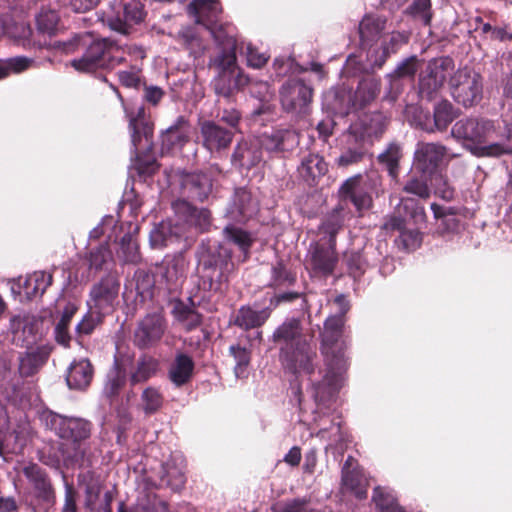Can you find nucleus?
<instances>
[{
    "mask_svg": "<svg viewBox=\"0 0 512 512\" xmlns=\"http://www.w3.org/2000/svg\"><path fill=\"white\" fill-rule=\"evenodd\" d=\"M203 146L211 153H220L232 143L234 132L214 121H204L200 127Z\"/></svg>",
    "mask_w": 512,
    "mask_h": 512,
    "instance_id": "bb28decb",
    "label": "nucleus"
},
{
    "mask_svg": "<svg viewBox=\"0 0 512 512\" xmlns=\"http://www.w3.org/2000/svg\"><path fill=\"white\" fill-rule=\"evenodd\" d=\"M161 482L173 491L182 489L186 482L182 460L173 458L162 465Z\"/></svg>",
    "mask_w": 512,
    "mask_h": 512,
    "instance_id": "37998d69",
    "label": "nucleus"
},
{
    "mask_svg": "<svg viewBox=\"0 0 512 512\" xmlns=\"http://www.w3.org/2000/svg\"><path fill=\"white\" fill-rule=\"evenodd\" d=\"M53 276L46 271H34L25 278L19 277L14 280L12 291L21 294L24 293L28 300L41 297L46 289L52 284Z\"/></svg>",
    "mask_w": 512,
    "mask_h": 512,
    "instance_id": "cd10ccee",
    "label": "nucleus"
},
{
    "mask_svg": "<svg viewBox=\"0 0 512 512\" xmlns=\"http://www.w3.org/2000/svg\"><path fill=\"white\" fill-rule=\"evenodd\" d=\"M380 92V81L373 76L361 79L355 91H352L354 110H359L376 99Z\"/></svg>",
    "mask_w": 512,
    "mask_h": 512,
    "instance_id": "58836bf2",
    "label": "nucleus"
},
{
    "mask_svg": "<svg viewBox=\"0 0 512 512\" xmlns=\"http://www.w3.org/2000/svg\"><path fill=\"white\" fill-rule=\"evenodd\" d=\"M35 496L43 501H51L54 495L52 484L44 468L36 463H29L22 469Z\"/></svg>",
    "mask_w": 512,
    "mask_h": 512,
    "instance_id": "c85d7f7f",
    "label": "nucleus"
},
{
    "mask_svg": "<svg viewBox=\"0 0 512 512\" xmlns=\"http://www.w3.org/2000/svg\"><path fill=\"white\" fill-rule=\"evenodd\" d=\"M203 284L208 283V289L223 292L229 275L234 269L231 250L223 244L208 248L199 259Z\"/></svg>",
    "mask_w": 512,
    "mask_h": 512,
    "instance_id": "0eeeda50",
    "label": "nucleus"
},
{
    "mask_svg": "<svg viewBox=\"0 0 512 512\" xmlns=\"http://www.w3.org/2000/svg\"><path fill=\"white\" fill-rule=\"evenodd\" d=\"M172 208L180 223L185 225V235H187L189 227L194 226L196 229L204 231L210 225V212L206 208L197 209L185 199L174 201Z\"/></svg>",
    "mask_w": 512,
    "mask_h": 512,
    "instance_id": "a878e982",
    "label": "nucleus"
},
{
    "mask_svg": "<svg viewBox=\"0 0 512 512\" xmlns=\"http://www.w3.org/2000/svg\"><path fill=\"white\" fill-rule=\"evenodd\" d=\"M186 279V263L181 255L165 258L158 271V284L169 294H177Z\"/></svg>",
    "mask_w": 512,
    "mask_h": 512,
    "instance_id": "6ab92c4d",
    "label": "nucleus"
},
{
    "mask_svg": "<svg viewBox=\"0 0 512 512\" xmlns=\"http://www.w3.org/2000/svg\"><path fill=\"white\" fill-rule=\"evenodd\" d=\"M56 48L66 54L82 51L81 56L71 60V66L81 73H97L109 71L125 60L117 48V43L110 38L91 40L89 35H75L67 41L54 44Z\"/></svg>",
    "mask_w": 512,
    "mask_h": 512,
    "instance_id": "7ed1b4c3",
    "label": "nucleus"
},
{
    "mask_svg": "<svg viewBox=\"0 0 512 512\" xmlns=\"http://www.w3.org/2000/svg\"><path fill=\"white\" fill-rule=\"evenodd\" d=\"M190 127L183 116H179L161 135L162 153L180 150L188 141Z\"/></svg>",
    "mask_w": 512,
    "mask_h": 512,
    "instance_id": "2f4dec72",
    "label": "nucleus"
},
{
    "mask_svg": "<svg viewBox=\"0 0 512 512\" xmlns=\"http://www.w3.org/2000/svg\"><path fill=\"white\" fill-rule=\"evenodd\" d=\"M10 329L17 345L29 347L36 341L37 322L30 316L13 317Z\"/></svg>",
    "mask_w": 512,
    "mask_h": 512,
    "instance_id": "e433bc0d",
    "label": "nucleus"
},
{
    "mask_svg": "<svg viewBox=\"0 0 512 512\" xmlns=\"http://www.w3.org/2000/svg\"><path fill=\"white\" fill-rule=\"evenodd\" d=\"M41 421L59 438L72 444V451H63V458L70 464L84 461L86 456L85 441L91 435L92 424L81 417L65 416L53 411H44Z\"/></svg>",
    "mask_w": 512,
    "mask_h": 512,
    "instance_id": "39448f33",
    "label": "nucleus"
},
{
    "mask_svg": "<svg viewBox=\"0 0 512 512\" xmlns=\"http://www.w3.org/2000/svg\"><path fill=\"white\" fill-rule=\"evenodd\" d=\"M259 211V200L246 188L236 189L225 216L233 222L244 223Z\"/></svg>",
    "mask_w": 512,
    "mask_h": 512,
    "instance_id": "412c9836",
    "label": "nucleus"
},
{
    "mask_svg": "<svg viewBox=\"0 0 512 512\" xmlns=\"http://www.w3.org/2000/svg\"><path fill=\"white\" fill-rule=\"evenodd\" d=\"M456 155L446 146L435 142H419L416 145L413 165L423 176L438 175Z\"/></svg>",
    "mask_w": 512,
    "mask_h": 512,
    "instance_id": "9b49d317",
    "label": "nucleus"
},
{
    "mask_svg": "<svg viewBox=\"0 0 512 512\" xmlns=\"http://www.w3.org/2000/svg\"><path fill=\"white\" fill-rule=\"evenodd\" d=\"M485 118H466L457 121L451 135L463 141L464 147L476 157H500L512 154V123Z\"/></svg>",
    "mask_w": 512,
    "mask_h": 512,
    "instance_id": "f03ea898",
    "label": "nucleus"
},
{
    "mask_svg": "<svg viewBox=\"0 0 512 512\" xmlns=\"http://www.w3.org/2000/svg\"><path fill=\"white\" fill-rule=\"evenodd\" d=\"M389 123L388 117L382 112L363 114L348 129L354 139H359L369 147L385 132Z\"/></svg>",
    "mask_w": 512,
    "mask_h": 512,
    "instance_id": "dca6fc26",
    "label": "nucleus"
},
{
    "mask_svg": "<svg viewBox=\"0 0 512 512\" xmlns=\"http://www.w3.org/2000/svg\"><path fill=\"white\" fill-rule=\"evenodd\" d=\"M327 171V164L323 157L315 153H309L301 160L298 172L305 181H314L324 175Z\"/></svg>",
    "mask_w": 512,
    "mask_h": 512,
    "instance_id": "49530a36",
    "label": "nucleus"
},
{
    "mask_svg": "<svg viewBox=\"0 0 512 512\" xmlns=\"http://www.w3.org/2000/svg\"><path fill=\"white\" fill-rule=\"evenodd\" d=\"M372 501L378 512H406L398 504L394 491L386 487H376L373 491Z\"/></svg>",
    "mask_w": 512,
    "mask_h": 512,
    "instance_id": "09e8293b",
    "label": "nucleus"
},
{
    "mask_svg": "<svg viewBox=\"0 0 512 512\" xmlns=\"http://www.w3.org/2000/svg\"><path fill=\"white\" fill-rule=\"evenodd\" d=\"M117 256L123 263L135 264L140 260L139 246L132 234L127 233L121 238Z\"/></svg>",
    "mask_w": 512,
    "mask_h": 512,
    "instance_id": "5fc2aeb1",
    "label": "nucleus"
},
{
    "mask_svg": "<svg viewBox=\"0 0 512 512\" xmlns=\"http://www.w3.org/2000/svg\"><path fill=\"white\" fill-rule=\"evenodd\" d=\"M188 12L197 24L204 25L210 31L220 48L217 56H236L238 43L233 25L217 23L218 15L221 13L218 0H192L188 5Z\"/></svg>",
    "mask_w": 512,
    "mask_h": 512,
    "instance_id": "423d86ee",
    "label": "nucleus"
},
{
    "mask_svg": "<svg viewBox=\"0 0 512 512\" xmlns=\"http://www.w3.org/2000/svg\"><path fill=\"white\" fill-rule=\"evenodd\" d=\"M366 157H371L369 146L359 139H354V135L348 132L345 146L340 155L335 159V163L340 168H347L363 162Z\"/></svg>",
    "mask_w": 512,
    "mask_h": 512,
    "instance_id": "473e14b6",
    "label": "nucleus"
},
{
    "mask_svg": "<svg viewBox=\"0 0 512 512\" xmlns=\"http://www.w3.org/2000/svg\"><path fill=\"white\" fill-rule=\"evenodd\" d=\"M194 362L190 356L184 353H178L169 369V379L180 387L186 384L193 373Z\"/></svg>",
    "mask_w": 512,
    "mask_h": 512,
    "instance_id": "79ce46f5",
    "label": "nucleus"
},
{
    "mask_svg": "<svg viewBox=\"0 0 512 512\" xmlns=\"http://www.w3.org/2000/svg\"><path fill=\"white\" fill-rule=\"evenodd\" d=\"M105 315H98L92 312L89 308L87 313L83 316L82 320L76 325L75 331L78 337L89 335L93 332L95 327L102 321Z\"/></svg>",
    "mask_w": 512,
    "mask_h": 512,
    "instance_id": "774afa93",
    "label": "nucleus"
},
{
    "mask_svg": "<svg viewBox=\"0 0 512 512\" xmlns=\"http://www.w3.org/2000/svg\"><path fill=\"white\" fill-rule=\"evenodd\" d=\"M171 313L176 322L188 332L199 327L202 322V315L197 311L191 298L187 301L176 299Z\"/></svg>",
    "mask_w": 512,
    "mask_h": 512,
    "instance_id": "f704fd0d",
    "label": "nucleus"
},
{
    "mask_svg": "<svg viewBox=\"0 0 512 512\" xmlns=\"http://www.w3.org/2000/svg\"><path fill=\"white\" fill-rule=\"evenodd\" d=\"M212 179L207 173H183L180 176V188L183 199L203 202L212 192Z\"/></svg>",
    "mask_w": 512,
    "mask_h": 512,
    "instance_id": "393cba45",
    "label": "nucleus"
},
{
    "mask_svg": "<svg viewBox=\"0 0 512 512\" xmlns=\"http://www.w3.org/2000/svg\"><path fill=\"white\" fill-rule=\"evenodd\" d=\"M211 65L217 69L212 85L219 97L231 100L250 82L248 75L238 66L236 56H216L211 60Z\"/></svg>",
    "mask_w": 512,
    "mask_h": 512,
    "instance_id": "6e6552de",
    "label": "nucleus"
},
{
    "mask_svg": "<svg viewBox=\"0 0 512 512\" xmlns=\"http://www.w3.org/2000/svg\"><path fill=\"white\" fill-rule=\"evenodd\" d=\"M142 408L146 414L155 413L162 405L163 397L154 387H147L141 395Z\"/></svg>",
    "mask_w": 512,
    "mask_h": 512,
    "instance_id": "69168bd1",
    "label": "nucleus"
},
{
    "mask_svg": "<svg viewBox=\"0 0 512 512\" xmlns=\"http://www.w3.org/2000/svg\"><path fill=\"white\" fill-rule=\"evenodd\" d=\"M409 40V35L406 32H393L388 42H384L381 51L368 54L371 63L374 66L381 67L387 58L398 51V49L406 44Z\"/></svg>",
    "mask_w": 512,
    "mask_h": 512,
    "instance_id": "c03bdc74",
    "label": "nucleus"
},
{
    "mask_svg": "<svg viewBox=\"0 0 512 512\" xmlns=\"http://www.w3.org/2000/svg\"><path fill=\"white\" fill-rule=\"evenodd\" d=\"M283 109L297 115L306 114L312 101L313 90L300 79H289L280 88Z\"/></svg>",
    "mask_w": 512,
    "mask_h": 512,
    "instance_id": "2eb2a0df",
    "label": "nucleus"
},
{
    "mask_svg": "<svg viewBox=\"0 0 512 512\" xmlns=\"http://www.w3.org/2000/svg\"><path fill=\"white\" fill-rule=\"evenodd\" d=\"M344 317L332 315L324 323L322 332L323 354L326 369L321 381L313 384L312 395L317 405L316 414H326L328 403L332 402L343 387L348 368L342 344L339 343Z\"/></svg>",
    "mask_w": 512,
    "mask_h": 512,
    "instance_id": "f257e3e1",
    "label": "nucleus"
},
{
    "mask_svg": "<svg viewBox=\"0 0 512 512\" xmlns=\"http://www.w3.org/2000/svg\"><path fill=\"white\" fill-rule=\"evenodd\" d=\"M167 330V322L161 313L147 314L134 333V343L139 348H149L157 344Z\"/></svg>",
    "mask_w": 512,
    "mask_h": 512,
    "instance_id": "a211bd4d",
    "label": "nucleus"
},
{
    "mask_svg": "<svg viewBox=\"0 0 512 512\" xmlns=\"http://www.w3.org/2000/svg\"><path fill=\"white\" fill-rule=\"evenodd\" d=\"M323 107L329 112L341 116L355 111L352 90L345 85L331 88L323 95Z\"/></svg>",
    "mask_w": 512,
    "mask_h": 512,
    "instance_id": "c756f323",
    "label": "nucleus"
},
{
    "mask_svg": "<svg viewBox=\"0 0 512 512\" xmlns=\"http://www.w3.org/2000/svg\"><path fill=\"white\" fill-rule=\"evenodd\" d=\"M224 234L226 239L237 245L239 249L244 253V258L247 257L249 249L253 243L251 234L241 228H238L232 224H228L224 228Z\"/></svg>",
    "mask_w": 512,
    "mask_h": 512,
    "instance_id": "4d7b16f0",
    "label": "nucleus"
},
{
    "mask_svg": "<svg viewBox=\"0 0 512 512\" xmlns=\"http://www.w3.org/2000/svg\"><path fill=\"white\" fill-rule=\"evenodd\" d=\"M262 161V151L254 142L238 143L232 154V163L243 169H251Z\"/></svg>",
    "mask_w": 512,
    "mask_h": 512,
    "instance_id": "4c0bfd02",
    "label": "nucleus"
},
{
    "mask_svg": "<svg viewBox=\"0 0 512 512\" xmlns=\"http://www.w3.org/2000/svg\"><path fill=\"white\" fill-rule=\"evenodd\" d=\"M402 157V148L400 144L391 142L386 149L378 155V161L384 165L389 176L396 180L399 174V161Z\"/></svg>",
    "mask_w": 512,
    "mask_h": 512,
    "instance_id": "8fccbe9b",
    "label": "nucleus"
},
{
    "mask_svg": "<svg viewBox=\"0 0 512 512\" xmlns=\"http://www.w3.org/2000/svg\"><path fill=\"white\" fill-rule=\"evenodd\" d=\"M118 512H125L124 503L119 504ZM130 512H169L167 504L151 493H141Z\"/></svg>",
    "mask_w": 512,
    "mask_h": 512,
    "instance_id": "3c124183",
    "label": "nucleus"
},
{
    "mask_svg": "<svg viewBox=\"0 0 512 512\" xmlns=\"http://www.w3.org/2000/svg\"><path fill=\"white\" fill-rule=\"evenodd\" d=\"M158 363L151 357H143L137 362L135 372L131 374L130 382L132 385L142 383L151 378L157 371Z\"/></svg>",
    "mask_w": 512,
    "mask_h": 512,
    "instance_id": "052dcab7",
    "label": "nucleus"
},
{
    "mask_svg": "<svg viewBox=\"0 0 512 512\" xmlns=\"http://www.w3.org/2000/svg\"><path fill=\"white\" fill-rule=\"evenodd\" d=\"M455 117L453 105L447 100H442L435 105L433 116L420 110L417 115V125L426 132L443 131Z\"/></svg>",
    "mask_w": 512,
    "mask_h": 512,
    "instance_id": "b1692460",
    "label": "nucleus"
},
{
    "mask_svg": "<svg viewBox=\"0 0 512 512\" xmlns=\"http://www.w3.org/2000/svg\"><path fill=\"white\" fill-rule=\"evenodd\" d=\"M405 13L424 25H429L432 18L431 0H414Z\"/></svg>",
    "mask_w": 512,
    "mask_h": 512,
    "instance_id": "0e129e2a",
    "label": "nucleus"
},
{
    "mask_svg": "<svg viewBox=\"0 0 512 512\" xmlns=\"http://www.w3.org/2000/svg\"><path fill=\"white\" fill-rule=\"evenodd\" d=\"M126 383V372L115 361L113 366L107 372L106 380L103 387V396L114 404Z\"/></svg>",
    "mask_w": 512,
    "mask_h": 512,
    "instance_id": "ea45409f",
    "label": "nucleus"
},
{
    "mask_svg": "<svg viewBox=\"0 0 512 512\" xmlns=\"http://www.w3.org/2000/svg\"><path fill=\"white\" fill-rule=\"evenodd\" d=\"M454 70L455 64L450 57H440L429 61L426 70L420 76V96L428 101L433 100Z\"/></svg>",
    "mask_w": 512,
    "mask_h": 512,
    "instance_id": "ddd939ff",
    "label": "nucleus"
},
{
    "mask_svg": "<svg viewBox=\"0 0 512 512\" xmlns=\"http://www.w3.org/2000/svg\"><path fill=\"white\" fill-rule=\"evenodd\" d=\"M273 69L278 77H284L289 74H297L304 69L299 66L291 57L280 56L274 59Z\"/></svg>",
    "mask_w": 512,
    "mask_h": 512,
    "instance_id": "338daca9",
    "label": "nucleus"
},
{
    "mask_svg": "<svg viewBox=\"0 0 512 512\" xmlns=\"http://www.w3.org/2000/svg\"><path fill=\"white\" fill-rule=\"evenodd\" d=\"M343 208L337 207L330 214H328L321 225L319 226V233L322 242L336 244V235L343 226Z\"/></svg>",
    "mask_w": 512,
    "mask_h": 512,
    "instance_id": "de8ad7c7",
    "label": "nucleus"
},
{
    "mask_svg": "<svg viewBox=\"0 0 512 512\" xmlns=\"http://www.w3.org/2000/svg\"><path fill=\"white\" fill-rule=\"evenodd\" d=\"M135 290L141 301L151 297L152 289L155 285V279L153 275L146 272L145 270H137L134 274Z\"/></svg>",
    "mask_w": 512,
    "mask_h": 512,
    "instance_id": "e2e57ef3",
    "label": "nucleus"
},
{
    "mask_svg": "<svg viewBox=\"0 0 512 512\" xmlns=\"http://www.w3.org/2000/svg\"><path fill=\"white\" fill-rule=\"evenodd\" d=\"M386 20L379 16H365L359 23V34L363 45L376 39L385 29Z\"/></svg>",
    "mask_w": 512,
    "mask_h": 512,
    "instance_id": "603ef678",
    "label": "nucleus"
},
{
    "mask_svg": "<svg viewBox=\"0 0 512 512\" xmlns=\"http://www.w3.org/2000/svg\"><path fill=\"white\" fill-rule=\"evenodd\" d=\"M94 375L93 367L87 358L74 360L68 367L66 383L70 389L85 390Z\"/></svg>",
    "mask_w": 512,
    "mask_h": 512,
    "instance_id": "72a5a7b5",
    "label": "nucleus"
},
{
    "mask_svg": "<svg viewBox=\"0 0 512 512\" xmlns=\"http://www.w3.org/2000/svg\"><path fill=\"white\" fill-rule=\"evenodd\" d=\"M433 181L432 176L412 175L405 183L403 190L408 194H413L419 198L426 199L430 196L428 181Z\"/></svg>",
    "mask_w": 512,
    "mask_h": 512,
    "instance_id": "680f3d73",
    "label": "nucleus"
},
{
    "mask_svg": "<svg viewBox=\"0 0 512 512\" xmlns=\"http://www.w3.org/2000/svg\"><path fill=\"white\" fill-rule=\"evenodd\" d=\"M352 461L353 458L348 457L342 468V490L363 499L367 495L366 479L360 469L351 468Z\"/></svg>",
    "mask_w": 512,
    "mask_h": 512,
    "instance_id": "c9c22d12",
    "label": "nucleus"
},
{
    "mask_svg": "<svg viewBox=\"0 0 512 512\" xmlns=\"http://www.w3.org/2000/svg\"><path fill=\"white\" fill-rule=\"evenodd\" d=\"M186 238L185 225L176 216L155 225L149 234L150 245L155 249L171 246Z\"/></svg>",
    "mask_w": 512,
    "mask_h": 512,
    "instance_id": "5701e85b",
    "label": "nucleus"
},
{
    "mask_svg": "<svg viewBox=\"0 0 512 512\" xmlns=\"http://www.w3.org/2000/svg\"><path fill=\"white\" fill-rule=\"evenodd\" d=\"M39 32L51 35L56 31L59 16L55 8L41 6L40 12L35 15Z\"/></svg>",
    "mask_w": 512,
    "mask_h": 512,
    "instance_id": "13d9d810",
    "label": "nucleus"
},
{
    "mask_svg": "<svg viewBox=\"0 0 512 512\" xmlns=\"http://www.w3.org/2000/svg\"><path fill=\"white\" fill-rule=\"evenodd\" d=\"M129 129L133 154L139 159L143 152L152 149L153 127L146 119L143 107L137 109L136 116H130Z\"/></svg>",
    "mask_w": 512,
    "mask_h": 512,
    "instance_id": "aec40b11",
    "label": "nucleus"
},
{
    "mask_svg": "<svg viewBox=\"0 0 512 512\" xmlns=\"http://www.w3.org/2000/svg\"><path fill=\"white\" fill-rule=\"evenodd\" d=\"M449 83L453 99L464 107H471L482 98L481 77L468 67L458 69Z\"/></svg>",
    "mask_w": 512,
    "mask_h": 512,
    "instance_id": "f8f14e48",
    "label": "nucleus"
},
{
    "mask_svg": "<svg viewBox=\"0 0 512 512\" xmlns=\"http://www.w3.org/2000/svg\"><path fill=\"white\" fill-rule=\"evenodd\" d=\"M296 281V277L289 271L282 262H277L271 267V277L269 287L273 289H284L292 286Z\"/></svg>",
    "mask_w": 512,
    "mask_h": 512,
    "instance_id": "6e6d98bb",
    "label": "nucleus"
},
{
    "mask_svg": "<svg viewBox=\"0 0 512 512\" xmlns=\"http://www.w3.org/2000/svg\"><path fill=\"white\" fill-rule=\"evenodd\" d=\"M337 263L338 255L333 243L322 242V239H319L310 244L305 266L311 277L327 278L333 274Z\"/></svg>",
    "mask_w": 512,
    "mask_h": 512,
    "instance_id": "4468645a",
    "label": "nucleus"
},
{
    "mask_svg": "<svg viewBox=\"0 0 512 512\" xmlns=\"http://www.w3.org/2000/svg\"><path fill=\"white\" fill-rule=\"evenodd\" d=\"M257 145L272 156L292 151L299 144V135L292 129H271L256 138Z\"/></svg>",
    "mask_w": 512,
    "mask_h": 512,
    "instance_id": "f3484780",
    "label": "nucleus"
},
{
    "mask_svg": "<svg viewBox=\"0 0 512 512\" xmlns=\"http://www.w3.org/2000/svg\"><path fill=\"white\" fill-rule=\"evenodd\" d=\"M177 42L181 44L194 59L200 58L206 50V45L198 35L196 28L192 26L183 27L179 30L177 33Z\"/></svg>",
    "mask_w": 512,
    "mask_h": 512,
    "instance_id": "a18cd8bd",
    "label": "nucleus"
},
{
    "mask_svg": "<svg viewBox=\"0 0 512 512\" xmlns=\"http://www.w3.org/2000/svg\"><path fill=\"white\" fill-rule=\"evenodd\" d=\"M89 268L95 271L109 270L114 265L112 251L107 243L92 249L88 255Z\"/></svg>",
    "mask_w": 512,
    "mask_h": 512,
    "instance_id": "864d4df0",
    "label": "nucleus"
},
{
    "mask_svg": "<svg viewBox=\"0 0 512 512\" xmlns=\"http://www.w3.org/2000/svg\"><path fill=\"white\" fill-rule=\"evenodd\" d=\"M370 249H372L370 247ZM369 248H366L363 255L360 251H348L344 255V259L349 270L350 275L353 278L360 277L368 266L367 255L369 254Z\"/></svg>",
    "mask_w": 512,
    "mask_h": 512,
    "instance_id": "bf43d9fd",
    "label": "nucleus"
},
{
    "mask_svg": "<svg viewBox=\"0 0 512 512\" xmlns=\"http://www.w3.org/2000/svg\"><path fill=\"white\" fill-rule=\"evenodd\" d=\"M369 188V183L364 181L361 175H355L341 185L339 193L343 202L352 203L355 209L361 212L372 205Z\"/></svg>",
    "mask_w": 512,
    "mask_h": 512,
    "instance_id": "4be33fe9",
    "label": "nucleus"
},
{
    "mask_svg": "<svg viewBox=\"0 0 512 512\" xmlns=\"http://www.w3.org/2000/svg\"><path fill=\"white\" fill-rule=\"evenodd\" d=\"M121 281L117 272H108L92 284L87 307L98 315H109L119 304Z\"/></svg>",
    "mask_w": 512,
    "mask_h": 512,
    "instance_id": "1a4fd4ad",
    "label": "nucleus"
},
{
    "mask_svg": "<svg viewBox=\"0 0 512 512\" xmlns=\"http://www.w3.org/2000/svg\"><path fill=\"white\" fill-rule=\"evenodd\" d=\"M270 314V307L255 310L249 306H242L237 312L235 324L245 330L257 328L267 321Z\"/></svg>",
    "mask_w": 512,
    "mask_h": 512,
    "instance_id": "a19ab883",
    "label": "nucleus"
},
{
    "mask_svg": "<svg viewBox=\"0 0 512 512\" xmlns=\"http://www.w3.org/2000/svg\"><path fill=\"white\" fill-rule=\"evenodd\" d=\"M143 20V6L134 0L124 4L114 2L102 17L104 25L111 31L124 36L132 34Z\"/></svg>",
    "mask_w": 512,
    "mask_h": 512,
    "instance_id": "9d476101",
    "label": "nucleus"
},
{
    "mask_svg": "<svg viewBox=\"0 0 512 512\" xmlns=\"http://www.w3.org/2000/svg\"><path fill=\"white\" fill-rule=\"evenodd\" d=\"M51 344H41L28 347L27 351L19 357V373L28 377L36 374L47 362L51 352Z\"/></svg>",
    "mask_w": 512,
    "mask_h": 512,
    "instance_id": "7c9ffc66",
    "label": "nucleus"
},
{
    "mask_svg": "<svg viewBox=\"0 0 512 512\" xmlns=\"http://www.w3.org/2000/svg\"><path fill=\"white\" fill-rule=\"evenodd\" d=\"M272 339L279 347V357L285 371L296 376L313 372L316 349L304 334L299 319H286L274 330Z\"/></svg>",
    "mask_w": 512,
    "mask_h": 512,
    "instance_id": "20e7f679",
    "label": "nucleus"
}]
</instances>
